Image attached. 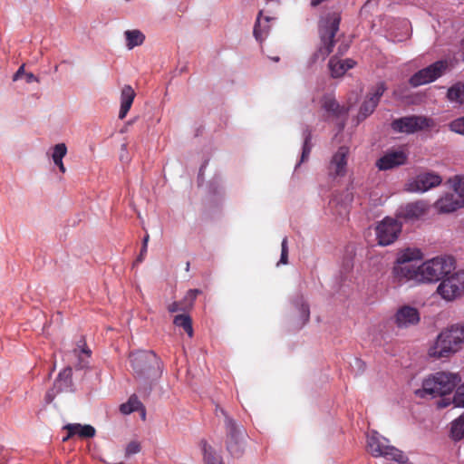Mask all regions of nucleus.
<instances>
[{
    "label": "nucleus",
    "instance_id": "nucleus-39",
    "mask_svg": "<svg viewBox=\"0 0 464 464\" xmlns=\"http://www.w3.org/2000/svg\"><path fill=\"white\" fill-rule=\"evenodd\" d=\"M287 243H288V240H287V237H284L283 240H282V244H281V257H280V260L278 262V265L279 264H282V265H286L288 263V246H287Z\"/></svg>",
    "mask_w": 464,
    "mask_h": 464
},
{
    "label": "nucleus",
    "instance_id": "nucleus-30",
    "mask_svg": "<svg viewBox=\"0 0 464 464\" xmlns=\"http://www.w3.org/2000/svg\"><path fill=\"white\" fill-rule=\"evenodd\" d=\"M173 324L176 326L182 327L189 337L193 336V328L191 318L187 314H178L174 317Z\"/></svg>",
    "mask_w": 464,
    "mask_h": 464
},
{
    "label": "nucleus",
    "instance_id": "nucleus-41",
    "mask_svg": "<svg viewBox=\"0 0 464 464\" xmlns=\"http://www.w3.org/2000/svg\"><path fill=\"white\" fill-rule=\"evenodd\" d=\"M187 307L184 305V304L181 302H173L168 306V311L169 313H176L178 311H186Z\"/></svg>",
    "mask_w": 464,
    "mask_h": 464
},
{
    "label": "nucleus",
    "instance_id": "nucleus-42",
    "mask_svg": "<svg viewBox=\"0 0 464 464\" xmlns=\"http://www.w3.org/2000/svg\"><path fill=\"white\" fill-rule=\"evenodd\" d=\"M300 311H301V314L304 318V323L307 322L310 317V310H309L308 304H302Z\"/></svg>",
    "mask_w": 464,
    "mask_h": 464
},
{
    "label": "nucleus",
    "instance_id": "nucleus-40",
    "mask_svg": "<svg viewBox=\"0 0 464 464\" xmlns=\"http://www.w3.org/2000/svg\"><path fill=\"white\" fill-rule=\"evenodd\" d=\"M140 445L138 441H130L127 447H126V450H125V455L127 457L130 456V455H133V454H136L138 452H140Z\"/></svg>",
    "mask_w": 464,
    "mask_h": 464
},
{
    "label": "nucleus",
    "instance_id": "nucleus-22",
    "mask_svg": "<svg viewBox=\"0 0 464 464\" xmlns=\"http://www.w3.org/2000/svg\"><path fill=\"white\" fill-rule=\"evenodd\" d=\"M322 109L324 111V118L325 121L337 119L343 112V108L336 100L331 96H324L322 99Z\"/></svg>",
    "mask_w": 464,
    "mask_h": 464
},
{
    "label": "nucleus",
    "instance_id": "nucleus-56",
    "mask_svg": "<svg viewBox=\"0 0 464 464\" xmlns=\"http://www.w3.org/2000/svg\"><path fill=\"white\" fill-rule=\"evenodd\" d=\"M122 149L126 150L127 149V145L126 144H122Z\"/></svg>",
    "mask_w": 464,
    "mask_h": 464
},
{
    "label": "nucleus",
    "instance_id": "nucleus-2",
    "mask_svg": "<svg viewBox=\"0 0 464 464\" xmlns=\"http://www.w3.org/2000/svg\"><path fill=\"white\" fill-rule=\"evenodd\" d=\"M130 359L134 377L140 382L147 383L160 377L161 361L155 353L151 351L132 353Z\"/></svg>",
    "mask_w": 464,
    "mask_h": 464
},
{
    "label": "nucleus",
    "instance_id": "nucleus-45",
    "mask_svg": "<svg viewBox=\"0 0 464 464\" xmlns=\"http://www.w3.org/2000/svg\"><path fill=\"white\" fill-rule=\"evenodd\" d=\"M146 254H147L146 246H141L140 255L138 256L135 263H141L144 260V257H145Z\"/></svg>",
    "mask_w": 464,
    "mask_h": 464
},
{
    "label": "nucleus",
    "instance_id": "nucleus-10",
    "mask_svg": "<svg viewBox=\"0 0 464 464\" xmlns=\"http://www.w3.org/2000/svg\"><path fill=\"white\" fill-rule=\"evenodd\" d=\"M448 67L449 63L446 60L437 61L413 73L409 79V84L417 88L433 82L446 72Z\"/></svg>",
    "mask_w": 464,
    "mask_h": 464
},
{
    "label": "nucleus",
    "instance_id": "nucleus-31",
    "mask_svg": "<svg viewBox=\"0 0 464 464\" xmlns=\"http://www.w3.org/2000/svg\"><path fill=\"white\" fill-rule=\"evenodd\" d=\"M331 74L333 77L337 78L343 76L346 72L345 63L338 60L336 57H332L328 63Z\"/></svg>",
    "mask_w": 464,
    "mask_h": 464
},
{
    "label": "nucleus",
    "instance_id": "nucleus-8",
    "mask_svg": "<svg viewBox=\"0 0 464 464\" xmlns=\"http://www.w3.org/2000/svg\"><path fill=\"white\" fill-rule=\"evenodd\" d=\"M385 439L381 438L377 432H372L367 438V448L374 457H383L386 459L395 460L399 463H404L407 458L402 451L398 449L385 445Z\"/></svg>",
    "mask_w": 464,
    "mask_h": 464
},
{
    "label": "nucleus",
    "instance_id": "nucleus-52",
    "mask_svg": "<svg viewBox=\"0 0 464 464\" xmlns=\"http://www.w3.org/2000/svg\"><path fill=\"white\" fill-rule=\"evenodd\" d=\"M323 1H324V0H312L311 5H312L313 6H317V5H319Z\"/></svg>",
    "mask_w": 464,
    "mask_h": 464
},
{
    "label": "nucleus",
    "instance_id": "nucleus-1",
    "mask_svg": "<svg viewBox=\"0 0 464 464\" xmlns=\"http://www.w3.org/2000/svg\"><path fill=\"white\" fill-rule=\"evenodd\" d=\"M340 23L341 12L339 11L328 12L320 18L318 23L320 44L312 56L313 62H316L318 60L324 61L333 52Z\"/></svg>",
    "mask_w": 464,
    "mask_h": 464
},
{
    "label": "nucleus",
    "instance_id": "nucleus-4",
    "mask_svg": "<svg viewBox=\"0 0 464 464\" xmlns=\"http://www.w3.org/2000/svg\"><path fill=\"white\" fill-rule=\"evenodd\" d=\"M460 382L457 373L438 372L422 382V388L415 392L416 395L424 398L426 395L432 397L444 396L450 393Z\"/></svg>",
    "mask_w": 464,
    "mask_h": 464
},
{
    "label": "nucleus",
    "instance_id": "nucleus-50",
    "mask_svg": "<svg viewBox=\"0 0 464 464\" xmlns=\"http://www.w3.org/2000/svg\"><path fill=\"white\" fill-rule=\"evenodd\" d=\"M348 47H349V46H348L347 44H345V45H343V44H342V45H340V46H339V48H338V53H339L340 55H343V53L348 50Z\"/></svg>",
    "mask_w": 464,
    "mask_h": 464
},
{
    "label": "nucleus",
    "instance_id": "nucleus-26",
    "mask_svg": "<svg viewBox=\"0 0 464 464\" xmlns=\"http://www.w3.org/2000/svg\"><path fill=\"white\" fill-rule=\"evenodd\" d=\"M450 437L454 441H459L464 439V412L451 421Z\"/></svg>",
    "mask_w": 464,
    "mask_h": 464
},
{
    "label": "nucleus",
    "instance_id": "nucleus-33",
    "mask_svg": "<svg viewBox=\"0 0 464 464\" xmlns=\"http://www.w3.org/2000/svg\"><path fill=\"white\" fill-rule=\"evenodd\" d=\"M201 294V290L199 289H189L184 299L182 300V303L187 307V309H189L193 306L194 302L198 295Z\"/></svg>",
    "mask_w": 464,
    "mask_h": 464
},
{
    "label": "nucleus",
    "instance_id": "nucleus-43",
    "mask_svg": "<svg viewBox=\"0 0 464 464\" xmlns=\"http://www.w3.org/2000/svg\"><path fill=\"white\" fill-rule=\"evenodd\" d=\"M24 74V64L21 65L18 68V70L16 71V72L13 75V81L14 82L18 81Z\"/></svg>",
    "mask_w": 464,
    "mask_h": 464
},
{
    "label": "nucleus",
    "instance_id": "nucleus-6",
    "mask_svg": "<svg viewBox=\"0 0 464 464\" xmlns=\"http://www.w3.org/2000/svg\"><path fill=\"white\" fill-rule=\"evenodd\" d=\"M421 253L419 249L407 248L402 251L392 268L393 278L401 283L406 280L414 279L420 282V274L419 273V266H414L411 262L412 260L420 259Z\"/></svg>",
    "mask_w": 464,
    "mask_h": 464
},
{
    "label": "nucleus",
    "instance_id": "nucleus-13",
    "mask_svg": "<svg viewBox=\"0 0 464 464\" xmlns=\"http://www.w3.org/2000/svg\"><path fill=\"white\" fill-rule=\"evenodd\" d=\"M442 181L440 175L434 172H423L409 184V189L414 192H425L429 189L438 187Z\"/></svg>",
    "mask_w": 464,
    "mask_h": 464
},
{
    "label": "nucleus",
    "instance_id": "nucleus-14",
    "mask_svg": "<svg viewBox=\"0 0 464 464\" xmlns=\"http://www.w3.org/2000/svg\"><path fill=\"white\" fill-rule=\"evenodd\" d=\"M408 154L403 150H389L376 161L380 170H389L407 162Z\"/></svg>",
    "mask_w": 464,
    "mask_h": 464
},
{
    "label": "nucleus",
    "instance_id": "nucleus-11",
    "mask_svg": "<svg viewBox=\"0 0 464 464\" xmlns=\"http://www.w3.org/2000/svg\"><path fill=\"white\" fill-rule=\"evenodd\" d=\"M401 231V224L392 218H385L375 228L376 238L380 246H389L392 244Z\"/></svg>",
    "mask_w": 464,
    "mask_h": 464
},
{
    "label": "nucleus",
    "instance_id": "nucleus-36",
    "mask_svg": "<svg viewBox=\"0 0 464 464\" xmlns=\"http://www.w3.org/2000/svg\"><path fill=\"white\" fill-rule=\"evenodd\" d=\"M127 402L130 408H133V411H141V417L145 419V409L136 395H131Z\"/></svg>",
    "mask_w": 464,
    "mask_h": 464
},
{
    "label": "nucleus",
    "instance_id": "nucleus-15",
    "mask_svg": "<svg viewBox=\"0 0 464 464\" xmlns=\"http://www.w3.org/2000/svg\"><path fill=\"white\" fill-rule=\"evenodd\" d=\"M386 91L384 82H379L368 94L366 100L361 105L359 115L363 119L372 114L377 107L381 97Z\"/></svg>",
    "mask_w": 464,
    "mask_h": 464
},
{
    "label": "nucleus",
    "instance_id": "nucleus-46",
    "mask_svg": "<svg viewBox=\"0 0 464 464\" xmlns=\"http://www.w3.org/2000/svg\"><path fill=\"white\" fill-rule=\"evenodd\" d=\"M437 404H438V408L442 409V408L448 407L450 404V401L448 399L442 398L438 401Z\"/></svg>",
    "mask_w": 464,
    "mask_h": 464
},
{
    "label": "nucleus",
    "instance_id": "nucleus-23",
    "mask_svg": "<svg viewBox=\"0 0 464 464\" xmlns=\"http://www.w3.org/2000/svg\"><path fill=\"white\" fill-rule=\"evenodd\" d=\"M92 351L87 347L84 340H80L77 343V347L73 349V354L78 358V363L76 367L78 369H83L88 366Z\"/></svg>",
    "mask_w": 464,
    "mask_h": 464
},
{
    "label": "nucleus",
    "instance_id": "nucleus-28",
    "mask_svg": "<svg viewBox=\"0 0 464 464\" xmlns=\"http://www.w3.org/2000/svg\"><path fill=\"white\" fill-rule=\"evenodd\" d=\"M126 46L129 50L141 45L145 40V35L140 30H128L125 32Z\"/></svg>",
    "mask_w": 464,
    "mask_h": 464
},
{
    "label": "nucleus",
    "instance_id": "nucleus-44",
    "mask_svg": "<svg viewBox=\"0 0 464 464\" xmlns=\"http://www.w3.org/2000/svg\"><path fill=\"white\" fill-rule=\"evenodd\" d=\"M120 410L123 414H130L133 412V408H130L128 402L121 404Z\"/></svg>",
    "mask_w": 464,
    "mask_h": 464
},
{
    "label": "nucleus",
    "instance_id": "nucleus-32",
    "mask_svg": "<svg viewBox=\"0 0 464 464\" xmlns=\"http://www.w3.org/2000/svg\"><path fill=\"white\" fill-rule=\"evenodd\" d=\"M311 140H312L311 131L310 130H306L305 134H304V145H303V150H302V155H301L300 162L305 161L308 159V157H309V155L311 153V150H312Z\"/></svg>",
    "mask_w": 464,
    "mask_h": 464
},
{
    "label": "nucleus",
    "instance_id": "nucleus-57",
    "mask_svg": "<svg viewBox=\"0 0 464 464\" xmlns=\"http://www.w3.org/2000/svg\"><path fill=\"white\" fill-rule=\"evenodd\" d=\"M273 60H274V61H276V62H277V61L279 60V58H278V57H274V59H273Z\"/></svg>",
    "mask_w": 464,
    "mask_h": 464
},
{
    "label": "nucleus",
    "instance_id": "nucleus-12",
    "mask_svg": "<svg viewBox=\"0 0 464 464\" xmlns=\"http://www.w3.org/2000/svg\"><path fill=\"white\" fill-rule=\"evenodd\" d=\"M392 129L396 132L414 133L430 126V120L424 116H405L392 121Z\"/></svg>",
    "mask_w": 464,
    "mask_h": 464
},
{
    "label": "nucleus",
    "instance_id": "nucleus-18",
    "mask_svg": "<svg viewBox=\"0 0 464 464\" xmlns=\"http://www.w3.org/2000/svg\"><path fill=\"white\" fill-rule=\"evenodd\" d=\"M348 153L349 149L345 146H342L334 154L329 165V174L331 176H344Z\"/></svg>",
    "mask_w": 464,
    "mask_h": 464
},
{
    "label": "nucleus",
    "instance_id": "nucleus-34",
    "mask_svg": "<svg viewBox=\"0 0 464 464\" xmlns=\"http://www.w3.org/2000/svg\"><path fill=\"white\" fill-rule=\"evenodd\" d=\"M450 181L452 182V188L454 191L464 198V175L456 176L453 179H450Z\"/></svg>",
    "mask_w": 464,
    "mask_h": 464
},
{
    "label": "nucleus",
    "instance_id": "nucleus-38",
    "mask_svg": "<svg viewBox=\"0 0 464 464\" xmlns=\"http://www.w3.org/2000/svg\"><path fill=\"white\" fill-rule=\"evenodd\" d=\"M452 402L456 407H464V384L457 388Z\"/></svg>",
    "mask_w": 464,
    "mask_h": 464
},
{
    "label": "nucleus",
    "instance_id": "nucleus-49",
    "mask_svg": "<svg viewBox=\"0 0 464 464\" xmlns=\"http://www.w3.org/2000/svg\"><path fill=\"white\" fill-rule=\"evenodd\" d=\"M343 63H345L346 70H349L355 65V62L352 59H346V60L343 61Z\"/></svg>",
    "mask_w": 464,
    "mask_h": 464
},
{
    "label": "nucleus",
    "instance_id": "nucleus-3",
    "mask_svg": "<svg viewBox=\"0 0 464 464\" xmlns=\"http://www.w3.org/2000/svg\"><path fill=\"white\" fill-rule=\"evenodd\" d=\"M464 343V324H453L442 331L429 354L435 358H446L457 353Z\"/></svg>",
    "mask_w": 464,
    "mask_h": 464
},
{
    "label": "nucleus",
    "instance_id": "nucleus-16",
    "mask_svg": "<svg viewBox=\"0 0 464 464\" xmlns=\"http://www.w3.org/2000/svg\"><path fill=\"white\" fill-rule=\"evenodd\" d=\"M429 205L424 201H415L401 207L398 212V218L405 220H416L426 215Z\"/></svg>",
    "mask_w": 464,
    "mask_h": 464
},
{
    "label": "nucleus",
    "instance_id": "nucleus-47",
    "mask_svg": "<svg viewBox=\"0 0 464 464\" xmlns=\"http://www.w3.org/2000/svg\"><path fill=\"white\" fill-rule=\"evenodd\" d=\"M53 161L59 168L62 173H65L66 169L63 163V160H53Z\"/></svg>",
    "mask_w": 464,
    "mask_h": 464
},
{
    "label": "nucleus",
    "instance_id": "nucleus-20",
    "mask_svg": "<svg viewBox=\"0 0 464 464\" xmlns=\"http://www.w3.org/2000/svg\"><path fill=\"white\" fill-rule=\"evenodd\" d=\"M64 429L68 431L66 437L63 438V441L68 440L74 435H79L80 438L89 439L95 436V429L91 425H81L79 423L67 424Z\"/></svg>",
    "mask_w": 464,
    "mask_h": 464
},
{
    "label": "nucleus",
    "instance_id": "nucleus-5",
    "mask_svg": "<svg viewBox=\"0 0 464 464\" xmlns=\"http://www.w3.org/2000/svg\"><path fill=\"white\" fill-rule=\"evenodd\" d=\"M455 269V260L451 256H436L419 266L420 282H437Z\"/></svg>",
    "mask_w": 464,
    "mask_h": 464
},
{
    "label": "nucleus",
    "instance_id": "nucleus-55",
    "mask_svg": "<svg viewBox=\"0 0 464 464\" xmlns=\"http://www.w3.org/2000/svg\"><path fill=\"white\" fill-rule=\"evenodd\" d=\"M189 266H190V263L187 262V264H186V271L189 270Z\"/></svg>",
    "mask_w": 464,
    "mask_h": 464
},
{
    "label": "nucleus",
    "instance_id": "nucleus-48",
    "mask_svg": "<svg viewBox=\"0 0 464 464\" xmlns=\"http://www.w3.org/2000/svg\"><path fill=\"white\" fill-rule=\"evenodd\" d=\"M25 77H26V82L28 83L32 82H38V78L32 72H27L25 73Z\"/></svg>",
    "mask_w": 464,
    "mask_h": 464
},
{
    "label": "nucleus",
    "instance_id": "nucleus-7",
    "mask_svg": "<svg viewBox=\"0 0 464 464\" xmlns=\"http://www.w3.org/2000/svg\"><path fill=\"white\" fill-rule=\"evenodd\" d=\"M220 412L225 417V426L227 430L226 447L233 458H240L245 450V430L237 426L236 421L231 419L226 411L217 406L216 414Z\"/></svg>",
    "mask_w": 464,
    "mask_h": 464
},
{
    "label": "nucleus",
    "instance_id": "nucleus-27",
    "mask_svg": "<svg viewBox=\"0 0 464 464\" xmlns=\"http://www.w3.org/2000/svg\"><path fill=\"white\" fill-rule=\"evenodd\" d=\"M72 376V370L71 367H67V368L63 369L58 374V377L54 382V387H56L58 389V392H63V390H65L71 386Z\"/></svg>",
    "mask_w": 464,
    "mask_h": 464
},
{
    "label": "nucleus",
    "instance_id": "nucleus-17",
    "mask_svg": "<svg viewBox=\"0 0 464 464\" xmlns=\"http://www.w3.org/2000/svg\"><path fill=\"white\" fill-rule=\"evenodd\" d=\"M419 322V311L410 305L401 306L395 314V323L401 328L417 324Z\"/></svg>",
    "mask_w": 464,
    "mask_h": 464
},
{
    "label": "nucleus",
    "instance_id": "nucleus-58",
    "mask_svg": "<svg viewBox=\"0 0 464 464\" xmlns=\"http://www.w3.org/2000/svg\"><path fill=\"white\" fill-rule=\"evenodd\" d=\"M120 464H123V463H120Z\"/></svg>",
    "mask_w": 464,
    "mask_h": 464
},
{
    "label": "nucleus",
    "instance_id": "nucleus-19",
    "mask_svg": "<svg viewBox=\"0 0 464 464\" xmlns=\"http://www.w3.org/2000/svg\"><path fill=\"white\" fill-rule=\"evenodd\" d=\"M437 208L442 213H450L464 207V198L459 194H447L436 202Z\"/></svg>",
    "mask_w": 464,
    "mask_h": 464
},
{
    "label": "nucleus",
    "instance_id": "nucleus-9",
    "mask_svg": "<svg viewBox=\"0 0 464 464\" xmlns=\"http://www.w3.org/2000/svg\"><path fill=\"white\" fill-rule=\"evenodd\" d=\"M437 293L446 301H452L464 294V271L445 276L437 287Z\"/></svg>",
    "mask_w": 464,
    "mask_h": 464
},
{
    "label": "nucleus",
    "instance_id": "nucleus-21",
    "mask_svg": "<svg viewBox=\"0 0 464 464\" xmlns=\"http://www.w3.org/2000/svg\"><path fill=\"white\" fill-rule=\"evenodd\" d=\"M136 93L133 88L130 85H124L121 89V108L119 111V118L121 120L124 119L129 112Z\"/></svg>",
    "mask_w": 464,
    "mask_h": 464
},
{
    "label": "nucleus",
    "instance_id": "nucleus-51",
    "mask_svg": "<svg viewBox=\"0 0 464 464\" xmlns=\"http://www.w3.org/2000/svg\"><path fill=\"white\" fill-rule=\"evenodd\" d=\"M149 235H146L143 238V242H142V246H146V248L148 247V242H149Z\"/></svg>",
    "mask_w": 464,
    "mask_h": 464
},
{
    "label": "nucleus",
    "instance_id": "nucleus-29",
    "mask_svg": "<svg viewBox=\"0 0 464 464\" xmlns=\"http://www.w3.org/2000/svg\"><path fill=\"white\" fill-rule=\"evenodd\" d=\"M261 14H262V12L259 13V15L256 19V22L254 26V31H253L254 36L259 42H262L264 40V38L267 35V34L269 32V28H270L268 25L270 18L265 17V19H264L265 21H264V24H263V23L260 19Z\"/></svg>",
    "mask_w": 464,
    "mask_h": 464
},
{
    "label": "nucleus",
    "instance_id": "nucleus-24",
    "mask_svg": "<svg viewBox=\"0 0 464 464\" xmlns=\"http://www.w3.org/2000/svg\"><path fill=\"white\" fill-rule=\"evenodd\" d=\"M447 99L459 106L464 105V82H458L448 89Z\"/></svg>",
    "mask_w": 464,
    "mask_h": 464
},
{
    "label": "nucleus",
    "instance_id": "nucleus-25",
    "mask_svg": "<svg viewBox=\"0 0 464 464\" xmlns=\"http://www.w3.org/2000/svg\"><path fill=\"white\" fill-rule=\"evenodd\" d=\"M205 464H223L221 456L206 441H200Z\"/></svg>",
    "mask_w": 464,
    "mask_h": 464
},
{
    "label": "nucleus",
    "instance_id": "nucleus-54",
    "mask_svg": "<svg viewBox=\"0 0 464 464\" xmlns=\"http://www.w3.org/2000/svg\"><path fill=\"white\" fill-rule=\"evenodd\" d=\"M342 208H343V210L340 212V214H343V213L346 214L347 213V207L346 206H342Z\"/></svg>",
    "mask_w": 464,
    "mask_h": 464
},
{
    "label": "nucleus",
    "instance_id": "nucleus-35",
    "mask_svg": "<svg viewBox=\"0 0 464 464\" xmlns=\"http://www.w3.org/2000/svg\"><path fill=\"white\" fill-rule=\"evenodd\" d=\"M67 153V147L64 143H58L53 148L52 159L63 160Z\"/></svg>",
    "mask_w": 464,
    "mask_h": 464
},
{
    "label": "nucleus",
    "instance_id": "nucleus-53",
    "mask_svg": "<svg viewBox=\"0 0 464 464\" xmlns=\"http://www.w3.org/2000/svg\"><path fill=\"white\" fill-rule=\"evenodd\" d=\"M46 399H47L48 402H51V401H52V400H53V395L51 394V392H47V394H46Z\"/></svg>",
    "mask_w": 464,
    "mask_h": 464
},
{
    "label": "nucleus",
    "instance_id": "nucleus-37",
    "mask_svg": "<svg viewBox=\"0 0 464 464\" xmlns=\"http://www.w3.org/2000/svg\"><path fill=\"white\" fill-rule=\"evenodd\" d=\"M450 130L464 135V116L452 121L450 123Z\"/></svg>",
    "mask_w": 464,
    "mask_h": 464
}]
</instances>
